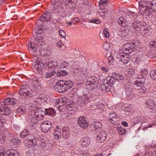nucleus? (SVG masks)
I'll return each mask as SVG.
<instances>
[{"label": "nucleus", "mask_w": 156, "mask_h": 156, "mask_svg": "<svg viewBox=\"0 0 156 156\" xmlns=\"http://www.w3.org/2000/svg\"><path fill=\"white\" fill-rule=\"evenodd\" d=\"M16 102V99L13 98H8L4 100L3 102L0 103V115H9L11 112V110L7 105H14Z\"/></svg>", "instance_id": "nucleus-1"}, {"label": "nucleus", "mask_w": 156, "mask_h": 156, "mask_svg": "<svg viewBox=\"0 0 156 156\" xmlns=\"http://www.w3.org/2000/svg\"><path fill=\"white\" fill-rule=\"evenodd\" d=\"M98 85V79L94 76L91 77L89 78L86 82V88L90 90L96 88Z\"/></svg>", "instance_id": "nucleus-2"}, {"label": "nucleus", "mask_w": 156, "mask_h": 156, "mask_svg": "<svg viewBox=\"0 0 156 156\" xmlns=\"http://www.w3.org/2000/svg\"><path fill=\"white\" fill-rule=\"evenodd\" d=\"M129 31L135 34L138 33L140 30V29L144 27V25L137 21H133L129 26Z\"/></svg>", "instance_id": "nucleus-3"}, {"label": "nucleus", "mask_w": 156, "mask_h": 156, "mask_svg": "<svg viewBox=\"0 0 156 156\" xmlns=\"http://www.w3.org/2000/svg\"><path fill=\"white\" fill-rule=\"evenodd\" d=\"M133 87L140 93H145L147 90L146 87L144 86V81L141 82L139 80H136L134 81Z\"/></svg>", "instance_id": "nucleus-4"}, {"label": "nucleus", "mask_w": 156, "mask_h": 156, "mask_svg": "<svg viewBox=\"0 0 156 156\" xmlns=\"http://www.w3.org/2000/svg\"><path fill=\"white\" fill-rule=\"evenodd\" d=\"M0 156H19V152L13 149L6 152L4 148L0 147Z\"/></svg>", "instance_id": "nucleus-5"}, {"label": "nucleus", "mask_w": 156, "mask_h": 156, "mask_svg": "<svg viewBox=\"0 0 156 156\" xmlns=\"http://www.w3.org/2000/svg\"><path fill=\"white\" fill-rule=\"evenodd\" d=\"M115 87H113L112 86H106L105 84H103L101 86V90L103 92H107L109 91L112 92L114 88H115L117 90H119L121 89V84L119 83L118 86L115 85Z\"/></svg>", "instance_id": "nucleus-6"}, {"label": "nucleus", "mask_w": 156, "mask_h": 156, "mask_svg": "<svg viewBox=\"0 0 156 156\" xmlns=\"http://www.w3.org/2000/svg\"><path fill=\"white\" fill-rule=\"evenodd\" d=\"M92 92V90H90L87 95H83L78 100L79 102H80L82 105L85 104L86 102H88L94 96V94Z\"/></svg>", "instance_id": "nucleus-7"}, {"label": "nucleus", "mask_w": 156, "mask_h": 156, "mask_svg": "<svg viewBox=\"0 0 156 156\" xmlns=\"http://www.w3.org/2000/svg\"><path fill=\"white\" fill-rule=\"evenodd\" d=\"M44 64L47 69L48 70H51V71L54 70V69L58 67L57 62L55 60H51L46 61L45 62Z\"/></svg>", "instance_id": "nucleus-8"}, {"label": "nucleus", "mask_w": 156, "mask_h": 156, "mask_svg": "<svg viewBox=\"0 0 156 156\" xmlns=\"http://www.w3.org/2000/svg\"><path fill=\"white\" fill-rule=\"evenodd\" d=\"M33 91L30 92L29 91L24 87H22L19 90V93L20 95L24 98H28L32 97Z\"/></svg>", "instance_id": "nucleus-9"}, {"label": "nucleus", "mask_w": 156, "mask_h": 156, "mask_svg": "<svg viewBox=\"0 0 156 156\" xmlns=\"http://www.w3.org/2000/svg\"><path fill=\"white\" fill-rule=\"evenodd\" d=\"M52 127L51 122L47 121L43 122L41 125V131L44 133H47L49 131Z\"/></svg>", "instance_id": "nucleus-10"}, {"label": "nucleus", "mask_w": 156, "mask_h": 156, "mask_svg": "<svg viewBox=\"0 0 156 156\" xmlns=\"http://www.w3.org/2000/svg\"><path fill=\"white\" fill-rule=\"evenodd\" d=\"M45 66L41 60L40 58H37L35 60V64L34 66V69L38 72H40L41 71L42 69Z\"/></svg>", "instance_id": "nucleus-11"}, {"label": "nucleus", "mask_w": 156, "mask_h": 156, "mask_svg": "<svg viewBox=\"0 0 156 156\" xmlns=\"http://www.w3.org/2000/svg\"><path fill=\"white\" fill-rule=\"evenodd\" d=\"M129 55L127 54L124 55L122 53H118L116 57L119 59V61H121L124 64H127L129 61Z\"/></svg>", "instance_id": "nucleus-12"}, {"label": "nucleus", "mask_w": 156, "mask_h": 156, "mask_svg": "<svg viewBox=\"0 0 156 156\" xmlns=\"http://www.w3.org/2000/svg\"><path fill=\"white\" fill-rule=\"evenodd\" d=\"M78 124L79 126L83 129H86L88 126V123L87 120L84 117H80L78 120Z\"/></svg>", "instance_id": "nucleus-13"}, {"label": "nucleus", "mask_w": 156, "mask_h": 156, "mask_svg": "<svg viewBox=\"0 0 156 156\" xmlns=\"http://www.w3.org/2000/svg\"><path fill=\"white\" fill-rule=\"evenodd\" d=\"M55 89L56 91L60 92H64L66 91L62 80L58 81L55 84Z\"/></svg>", "instance_id": "nucleus-14"}, {"label": "nucleus", "mask_w": 156, "mask_h": 156, "mask_svg": "<svg viewBox=\"0 0 156 156\" xmlns=\"http://www.w3.org/2000/svg\"><path fill=\"white\" fill-rule=\"evenodd\" d=\"M146 103L147 106V108L149 109L151 112H155L156 111V106L155 102L153 100L148 99L146 101Z\"/></svg>", "instance_id": "nucleus-15"}, {"label": "nucleus", "mask_w": 156, "mask_h": 156, "mask_svg": "<svg viewBox=\"0 0 156 156\" xmlns=\"http://www.w3.org/2000/svg\"><path fill=\"white\" fill-rule=\"evenodd\" d=\"M125 95L122 94V98H124L130 96L133 93L132 88L131 86L129 84H126L125 85Z\"/></svg>", "instance_id": "nucleus-16"}, {"label": "nucleus", "mask_w": 156, "mask_h": 156, "mask_svg": "<svg viewBox=\"0 0 156 156\" xmlns=\"http://www.w3.org/2000/svg\"><path fill=\"white\" fill-rule=\"evenodd\" d=\"M34 113L35 116L38 119V120H41L44 116L45 110L42 108H38L35 111Z\"/></svg>", "instance_id": "nucleus-17"}, {"label": "nucleus", "mask_w": 156, "mask_h": 156, "mask_svg": "<svg viewBox=\"0 0 156 156\" xmlns=\"http://www.w3.org/2000/svg\"><path fill=\"white\" fill-rule=\"evenodd\" d=\"M107 136V133L105 131H101L97 136V141L101 143L104 142L106 140Z\"/></svg>", "instance_id": "nucleus-18"}, {"label": "nucleus", "mask_w": 156, "mask_h": 156, "mask_svg": "<svg viewBox=\"0 0 156 156\" xmlns=\"http://www.w3.org/2000/svg\"><path fill=\"white\" fill-rule=\"evenodd\" d=\"M132 43L125 44L123 46V49L125 54H130L133 50L134 47Z\"/></svg>", "instance_id": "nucleus-19"}, {"label": "nucleus", "mask_w": 156, "mask_h": 156, "mask_svg": "<svg viewBox=\"0 0 156 156\" xmlns=\"http://www.w3.org/2000/svg\"><path fill=\"white\" fill-rule=\"evenodd\" d=\"M151 1H141L139 2V11L141 9H144L146 8H150V5Z\"/></svg>", "instance_id": "nucleus-20"}, {"label": "nucleus", "mask_w": 156, "mask_h": 156, "mask_svg": "<svg viewBox=\"0 0 156 156\" xmlns=\"http://www.w3.org/2000/svg\"><path fill=\"white\" fill-rule=\"evenodd\" d=\"M108 119L109 121L112 124L117 123L118 120L119 119L114 112L109 114Z\"/></svg>", "instance_id": "nucleus-21"}, {"label": "nucleus", "mask_w": 156, "mask_h": 156, "mask_svg": "<svg viewBox=\"0 0 156 156\" xmlns=\"http://www.w3.org/2000/svg\"><path fill=\"white\" fill-rule=\"evenodd\" d=\"M70 130L69 127L64 126L62 129V136L63 138L66 139L69 136Z\"/></svg>", "instance_id": "nucleus-22"}, {"label": "nucleus", "mask_w": 156, "mask_h": 156, "mask_svg": "<svg viewBox=\"0 0 156 156\" xmlns=\"http://www.w3.org/2000/svg\"><path fill=\"white\" fill-rule=\"evenodd\" d=\"M81 143L83 147H87L90 143V139L88 137L83 138L81 140Z\"/></svg>", "instance_id": "nucleus-23"}, {"label": "nucleus", "mask_w": 156, "mask_h": 156, "mask_svg": "<svg viewBox=\"0 0 156 156\" xmlns=\"http://www.w3.org/2000/svg\"><path fill=\"white\" fill-rule=\"evenodd\" d=\"M24 143L29 148L32 147L37 144L36 140L31 138L26 140Z\"/></svg>", "instance_id": "nucleus-24"}, {"label": "nucleus", "mask_w": 156, "mask_h": 156, "mask_svg": "<svg viewBox=\"0 0 156 156\" xmlns=\"http://www.w3.org/2000/svg\"><path fill=\"white\" fill-rule=\"evenodd\" d=\"M62 81L66 91L72 87L73 84L72 81L69 80H62Z\"/></svg>", "instance_id": "nucleus-25"}, {"label": "nucleus", "mask_w": 156, "mask_h": 156, "mask_svg": "<svg viewBox=\"0 0 156 156\" xmlns=\"http://www.w3.org/2000/svg\"><path fill=\"white\" fill-rule=\"evenodd\" d=\"M37 121L34 117H32L30 120V126L31 129L33 130L35 129L37 125Z\"/></svg>", "instance_id": "nucleus-26"}, {"label": "nucleus", "mask_w": 156, "mask_h": 156, "mask_svg": "<svg viewBox=\"0 0 156 156\" xmlns=\"http://www.w3.org/2000/svg\"><path fill=\"white\" fill-rule=\"evenodd\" d=\"M41 83V80L37 77L34 78L32 80V85L35 88L40 87Z\"/></svg>", "instance_id": "nucleus-27"}, {"label": "nucleus", "mask_w": 156, "mask_h": 156, "mask_svg": "<svg viewBox=\"0 0 156 156\" xmlns=\"http://www.w3.org/2000/svg\"><path fill=\"white\" fill-rule=\"evenodd\" d=\"M61 131L60 128H58V126H57L55 129V132L54 133L56 139H58L61 138L62 136L61 133Z\"/></svg>", "instance_id": "nucleus-28"}, {"label": "nucleus", "mask_w": 156, "mask_h": 156, "mask_svg": "<svg viewBox=\"0 0 156 156\" xmlns=\"http://www.w3.org/2000/svg\"><path fill=\"white\" fill-rule=\"evenodd\" d=\"M45 114L49 116H54L56 113L55 112L52 108H49L47 109H44Z\"/></svg>", "instance_id": "nucleus-29"}, {"label": "nucleus", "mask_w": 156, "mask_h": 156, "mask_svg": "<svg viewBox=\"0 0 156 156\" xmlns=\"http://www.w3.org/2000/svg\"><path fill=\"white\" fill-rule=\"evenodd\" d=\"M106 83L109 86H112L114 84L115 81L113 76H108L105 80Z\"/></svg>", "instance_id": "nucleus-30"}, {"label": "nucleus", "mask_w": 156, "mask_h": 156, "mask_svg": "<svg viewBox=\"0 0 156 156\" xmlns=\"http://www.w3.org/2000/svg\"><path fill=\"white\" fill-rule=\"evenodd\" d=\"M68 101L69 100L67 98L62 97L60 98L58 100V101H57V102H58V106L60 107L62 106L65 104L68 103Z\"/></svg>", "instance_id": "nucleus-31"}, {"label": "nucleus", "mask_w": 156, "mask_h": 156, "mask_svg": "<svg viewBox=\"0 0 156 156\" xmlns=\"http://www.w3.org/2000/svg\"><path fill=\"white\" fill-rule=\"evenodd\" d=\"M50 19V17L48 13H44L41 16L40 18L38 19L37 21H40L42 22H45L49 20Z\"/></svg>", "instance_id": "nucleus-32"}, {"label": "nucleus", "mask_w": 156, "mask_h": 156, "mask_svg": "<svg viewBox=\"0 0 156 156\" xmlns=\"http://www.w3.org/2000/svg\"><path fill=\"white\" fill-rule=\"evenodd\" d=\"M66 108L69 111H76L77 109L75 107V105L70 103L66 105Z\"/></svg>", "instance_id": "nucleus-33"}, {"label": "nucleus", "mask_w": 156, "mask_h": 156, "mask_svg": "<svg viewBox=\"0 0 156 156\" xmlns=\"http://www.w3.org/2000/svg\"><path fill=\"white\" fill-rule=\"evenodd\" d=\"M117 22L118 23L120 26L123 27H126L127 25L126 21L123 17H121L117 20Z\"/></svg>", "instance_id": "nucleus-34"}, {"label": "nucleus", "mask_w": 156, "mask_h": 156, "mask_svg": "<svg viewBox=\"0 0 156 156\" xmlns=\"http://www.w3.org/2000/svg\"><path fill=\"white\" fill-rule=\"evenodd\" d=\"M109 1L107 0H101L99 2V6L101 9H105V7L107 6L108 5Z\"/></svg>", "instance_id": "nucleus-35"}, {"label": "nucleus", "mask_w": 156, "mask_h": 156, "mask_svg": "<svg viewBox=\"0 0 156 156\" xmlns=\"http://www.w3.org/2000/svg\"><path fill=\"white\" fill-rule=\"evenodd\" d=\"M30 130L29 129H25L21 133L20 135L21 138H24L26 136H31V135L30 134Z\"/></svg>", "instance_id": "nucleus-36"}, {"label": "nucleus", "mask_w": 156, "mask_h": 156, "mask_svg": "<svg viewBox=\"0 0 156 156\" xmlns=\"http://www.w3.org/2000/svg\"><path fill=\"white\" fill-rule=\"evenodd\" d=\"M151 9L150 8H147L143 9H141L140 11H139V13L140 14L142 15H145L146 16H149L150 14L149 10Z\"/></svg>", "instance_id": "nucleus-37"}, {"label": "nucleus", "mask_w": 156, "mask_h": 156, "mask_svg": "<svg viewBox=\"0 0 156 156\" xmlns=\"http://www.w3.org/2000/svg\"><path fill=\"white\" fill-rule=\"evenodd\" d=\"M56 73V70H53L51 71H49L46 72L44 74V76L46 78H50L52 76H54Z\"/></svg>", "instance_id": "nucleus-38"}, {"label": "nucleus", "mask_w": 156, "mask_h": 156, "mask_svg": "<svg viewBox=\"0 0 156 156\" xmlns=\"http://www.w3.org/2000/svg\"><path fill=\"white\" fill-rule=\"evenodd\" d=\"M28 46L29 48L28 49L29 51H31L33 53L36 51L37 48L34 45V44L33 42L29 43L28 44Z\"/></svg>", "instance_id": "nucleus-39"}, {"label": "nucleus", "mask_w": 156, "mask_h": 156, "mask_svg": "<svg viewBox=\"0 0 156 156\" xmlns=\"http://www.w3.org/2000/svg\"><path fill=\"white\" fill-rule=\"evenodd\" d=\"M26 111L25 108L23 106H20L16 110V112L20 114H23Z\"/></svg>", "instance_id": "nucleus-40"}, {"label": "nucleus", "mask_w": 156, "mask_h": 156, "mask_svg": "<svg viewBox=\"0 0 156 156\" xmlns=\"http://www.w3.org/2000/svg\"><path fill=\"white\" fill-rule=\"evenodd\" d=\"M149 8L154 11H156V0L151 1Z\"/></svg>", "instance_id": "nucleus-41"}, {"label": "nucleus", "mask_w": 156, "mask_h": 156, "mask_svg": "<svg viewBox=\"0 0 156 156\" xmlns=\"http://www.w3.org/2000/svg\"><path fill=\"white\" fill-rule=\"evenodd\" d=\"M68 73L65 70H61L58 71L57 73V76L58 77L64 76L67 75Z\"/></svg>", "instance_id": "nucleus-42"}, {"label": "nucleus", "mask_w": 156, "mask_h": 156, "mask_svg": "<svg viewBox=\"0 0 156 156\" xmlns=\"http://www.w3.org/2000/svg\"><path fill=\"white\" fill-rule=\"evenodd\" d=\"M114 78L115 79V80L119 81L122 80L123 79L124 77L122 75H120L115 73H113L112 75Z\"/></svg>", "instance_id": "nucleus-43"}, {"label": "nucleus", "mask_w": 156, "mask_h": 156, "mask_svg": "<svg viewBox=\"0 0 156 156\" xmlns=\"http://www.w3.org/2000/svg\"><path fill=\"white\" fill-rule=\"evenodd\" d=\"M72 4L73 5L72 0H65L63 4V5H64L66 8H68L70 7V6L69 5H71Z\"/></svg>", "instance_id": "nucleus-44"}, {"label": "nucleus", "mask_w": 156, "mask_h": 156, "mask_svg": "<svg viewBox=\"0 0 156 156\" xmlns=\"http://www.w3.org/2000/svg\"><path fill=\"white\" fill-rule=\"evenodd\" d=\"M102 127V124L101 122L98 121H96L95 122L94 127L95 130L100 129Z\"/></svg>", "instance_id": "nucleus-45"}, {"label": "nucleus", "mask_w": 156, "mask_h": 156, "mask_svg": "<svg viewBox=\"0 0 156 156\" xmlns=\"http://www.w3.org/2000/svg\"><path fill=\"white\" fill-rule=\"evenodd\" d=\"M140 73L142 77L145 78L148 74V70L146 69H143L140 72Z\"/></svg>", "instance_id": "nucleus-46"}, {"label": "nucleus", "mask_w": 156, "mask_h": 156, "mask_svg": "<svg viewBox=\"0 0 156 156\" xmlns=\"http://www.w3.org/2000/svg\"><path fill=\"white\" fill-rule=\"evenodd\" d=\"M37 145L40 148L42 149L44 148L46 146V143L44 140H40L38 141Z\"/></svg>", "instance_id": "nucleus-47"}, {"label": "nucleus", "mask_w": 156, "mask_h": 156, "mask_svg": "<svg viewBox=\"0 0 156 156\" xmlns=\"http://www.w3.org/2000/svg\"><path fill=\"white\" fill-rule=\"evenodd\" d=\"M150 75L152 79L154 80H156V69L151 71Z\"/></svg>", "instance_id": "nucleus-48"}, {"label": "nucleus", "mask_w": 156, "mask_h": 156, "mask_svg": "<svg viewBox=\"0 0 156 156\" xmlns=\"http://www.w3.org/2000/svg\"><path fill=\"white\" fill-rule=\"evenodd\" d=\"M11 142L14 145H19L21 143V140L18 139L13 138L11 141Z\"/></svg>", "instance_id": "nucleus-49"}, {"label": "nucleus", "mask_w": 156, "mask_h": 156, "mask_svg": "<svg viewBox=\"0 0 156 156\" xmlns=\"http://www.w3.org/2000/svg\"><path fill=\"white\" fill-rule=\"evenodd\" d=\"M5 136L2 134H0V145L3 144L5 141Z\"/></svg>", "instance_id": "nucleus-50"}, {"label": "nucleus", "mask_w": 156, "mask_h": 156, "mask_svg": "<svg viewBox=\"0 0 156 156\" xmlns=\"http://www.w3.org/2000/svg\"><path fill=\"white\" fill-rule=\"evenodd\" d=\"M109 45V44L107 42H106L103 44V48L105 50L107 51H109L110 50V48Z\"/></svg>", "instance_id": "nucleus-51"}, {"label": "nucleus", "mask_w": 156, "mask_h": 156, "mask_svg": "<svg viewBox=\"0 0 156 156\" xmlns=\"http://www.w3.org/2000/svg\"><path fill=\"white\" fill-rule=\"evenodd\" d=\"M147 28H145L144 30L142 28L140 29L139 31L142 35H145L147 33Z\"/></svg>", "instance_id": "nucleus-52"}, {"label": "nucleus", "mask_w": 156, "mask_h": 156, "mask_svg": "<svg viewBox=\"0 0 156 156\" xmlns=\"http://www.w3.org/2000/svg\"><path fill=\"white\" fill-rule=\"evenodd\" d=\"M117 129L120 135H122L125 133L126 131L125 129H124L122 127L119 128Z\"/></svg>", "instance_id": "nucleus-53"}, {"label": "nucleus", "mask_w": 156, "mask_h": 156, "mask_svg": "<svg viewBox=\"0 0 156 156\" xmlns=\"http://www.w3.org/2000/svg\"><path fill=\"white\" fill-rule=\"evenodd\" d=\"M148 57L151 58H153L156 57V53L154 52L152 53H150L148 55Z\"/></svg>", "instance_id": "nucleus-54"}, {"label": "nucleus", "mask_w": 156, "mask_h": 156, "mask_svg": "<svg viewBox=\"0 0 156 156\" xmlns=\"http://www.w3.org/2000/svg\"><path fill=\"white\" fill-rule=\"evenodd\" d=\"M89 22L91 23L98 24L100 23V21L98 19H95L91 20Z\"/></svg>", "instance_id": "nucleus-55"}, {"label": "nucleus", "mask_w": 156, "mask_h": 156, "mask_svg": "<svg viewBox=\"0 0 156 156\" xmlns=\"http://www.w3.org/2000/svg\"><path fill=\"white\" fill-rule=\"evenodd\" d=\"M104 36L107 38L109 36L108 30L107 28L104 29Z\"/></svg>", "instance_id": "nucleus-56"}, {"label": "nucleus", "mask_w": 156, "mask_h": 156, "mask_svg": "<svg viewBox=\"0 0 156 156\" xmlns=\"http://www.w3.org/2000/svg\"><path fill=\"white\" fill-rule=\"evenodd\" d=\"M4 122L5 120L3 117L0 116V127H2L4 126L3 125L5 123Z\"/></svg>", "instance_id": "nucleus-57"}, {"label": "nucleus", "mask_w": 156, "mask_h": 156, "mask_svg": "<svg viewBox=\"0 0 156 156\" xmlns=\"http://www.w3.org/2000/svg\"><path fill=\"white\" fill-rule=\"evenodd\" d=\"M59 34L62 37H65L66 36V33L62 30H60L59 32Z\"/></svg>", "instance_id": "nucleus-58"}, {"label": "nucleus", "mask_w": 156, "mask_h": 156, "mask_svg": "<svg viewBox=\"0 0 156 156\" xmlns=\"http://www.w3.org/2000/svg\"><path fill=\"white\" fill-rule=\"evenodd\" d=\"M133 110H129V111H125V114L126 115H129L133 113Z\"/></svg>", "instance_id": "nucleus-59"}, {"label": "nucleus", "mask_w": 156, "mask_h": 156, "mask_svg": "<svg viewBox=\"0 0 156 156\" xmlns=\"http://www.w3.org/2000/svg\"><path fill=\"white\" fill-rule=\"evenodd\" d=\"M150 45L153 47H154V48H156V40L150 42Z\"/></svg>", "instance_id": "nucleus-60"}, {"label": "nucleus", "mask_w": 156, "mask_h": 156, "mask_svg": "<svg viewBox=\"0 0 156 156\" xmlns=\"http://www.w3.org/2000/svg\"><path fill=\"white\" fill-rule=\"evenodd\" d=\"M101 69L103 71H104L106 72H108L109 71V69H108L107 67H102Z\"/></svg>", "instance_id": "nucleus-61"}, {"label": "nucleus", "mask_w": 156, "mask_h": 156, "mask_svg": "<svg viewBox=\"0 0 156 156\" xmlns=\"http://www.w3.org/2000/svg\"><path fill=\"white\" fill-rule=\"evenodd\" d=\"M129 110H133L132 109V107L130 106L125 107L124 109V111H129Z\"/></svg>", "instance_id": "nucleus-62"}, {"label": "nucleus", "mask_w": 156, "mask_h": 156, "mask_svg": "<svg viewBox=\"0 0 156 156\" xmlns=\"http://www.w3.org/2000/svg\"><path fill=\"white\" fill-rule=\"evenodd\" d=\"M62 65L64 67H66L69 65V63L66 61H64L62 63Z\"/></svg>", "instance_id": "nucleus-63"}, {"label": "nucleus", "mask_w": 156, "mask_h": 156, "mask_svg": "<svg viewBox=\"0 0 156 156\" xmlns=\"http://www.w3.org/2000/svg\"><path fill=\"white\" fill-rule=\"evenodd\" d=\"M108 60L109 62L111 63L112 62H113V57L112 55H111L108 58Z\"/></svg>", "instance_id": "nucleus-64"}]
</instances>
